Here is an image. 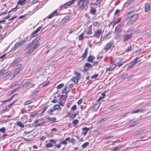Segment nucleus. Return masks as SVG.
Returning <instances> with one entry per match:
<instances>
[{
  "instance_id": "obj_5",
  "label": "nucleus",
  "mask_w": 151,
  "mask_h": 151,
  "mask_svg": "<svg viewBox=\"0 0 151 151\" xmlns=\"http://www.w3.org/2000/svg\"><path fill=\"white\" fill-rule=\"evenodd\" d=\"M103 31L101 29H97L94 32L93 37L96 39H99L102 35Z\"/></svg>"
},
{
  "instance_id": "obj_13",
  "label": "nucleus",
  "mask_w": 151,
  "mask_h": 151,
  "mask_svg": "<svg viewBox=\"0 0 151 151\" xmlns=\"http://www.w3.org/2000/svg\"><path fill=\"white\" fill-rule=\"evenodd\" d=\"M22 70V69H21L20 68H19L16 69L13 73V75L12 76V78H14L16 75L19 73Z\"/></svg>"
},
{
  "instance_id": "obj_22",
  "label": "nucleus",
  "mask_w": 151,
  "mask_h": 151,
  "mask_svg": "<svg viewBox=\"0 0 151 151\" xmlns=\"http://www.w3.org/2000/svg\"><path fill=\"white\" fill-rule=\"evenodd\" d=\"M26 1L27 0H19L17 2V4H18L23 5L24 4Z\"/></svg>"
},
{
  "instance_id": "obj_63",
  "label": "nucleus",
  "mask_w": 151,
  "mask_h": 151,
  "mask_svg": "<svg viewBox=\"0 0 151 151\" xmlns=\"http://www.w3.org/2000/svg\"><path fill=\"white\" fill-rule=\"evenodd\" d=\"M58 61L57 60L55 61H52L51 62V64L52 65H55L57 63Z\"/></svg>"
},
{
  "instance_id": "obj_9",
  "label": "nucleus",
  "mask_w": 151,
  "mask_h": 151,
  "mask_svg": "<svg viewBox=\"0 0 151 151\" xmlns=\"http://www.w3.org/2000/svg\"><path fill=\"white\" fill-rule=\"evenodd\" d=\"M123 29V25L122 24H119L115 29L114 33L118 34L120 33Z\"/></svg>"
},
{
  "instance_id": "obj_56",
  "label": "nucleus",
  "mask_w": 151,
  "mask_h": 151,
  "mask_svg": "<svg viewBox=\"0 0 151 151\" xmlns=\"http://www.w3.org/2000/svg\"><path fill=\"white\" fill-rule=\"evenodd\" d=\"M25 119V120H26L24 122V123H26V122H27V118L26 116H23V117H22V119Z\"/></svg>"
},
{
  "instance_id": "obj_29",
  "label": "nucleus",
  "mask_w": 151,
  "mask_h": 151,
  "mask_svg": "<svg viewBox=\"0 0 151 151\" xmlns=\"http://www.w3.org/2000/svg\"><path fill=\"white\" fill-rule=\"evenodd\" d=\"M121 145H119L117 147H115L112 150V151H117V150H119L121 148Z\"/></svg>"
},
{
  "instance_id": "obj_53",
  "label": "nucleus",
  "mask_w": 151,
  "mask_h": 151,
  "mask_svg": "<svg viewBox=\"0 0 151 151\" xmlns=\"http://www.w3.org/2000/svg\"><path fill=\"white\" fill-rule=\"evenodd\" d=\"M78 123V121L77 120H75L73 121V124L75 125H76Z\"/></svg>"
},
{
  "instance_id": "obj_64",
  "label": "nucleus",
  "mask_w": 151,
  "mask_h": 151,
  "mask_svg": "<svg viewBox=\"0 0 151 151\" xmlns=\"http://www.w3.org/2000/svg\"><path fill=\"white\" fill-rule=\"evenodd\" d=\"M82 99H80L78 102V105H80L82 103Z\"/></svg>"
},
{
  "instance_id": "obj_18",
  "label": "nucleus",
  "mask_w": 151,
  "mask_h": 151,
  "mask_svg": "<svg viewBox=\"0 0 151 151\" xmlns=\"http://www.w3.org/2000/svg\"><path fill=\"white\" fill-rule=\"evenodd\" d=\"M145 11L146 12H148L150 10V6L148 4H146L145 7Z\"/></svg>"
},
{
  "instance_id": "obj_54",
  "label": "nucleus",
  "mask_w": 151,
  "mask_h": 151,
  "mask_svg": "<svg viewBox=\"0 0 151 151\" xmlns=\"http://www.w3.org/2000/svg\"><path fill=\"white\" fill-rule=\"evenodd\" d=\"M98 76V74H96L91 77L92 78L95 79Z\"/></svg>"
},
{
  "instance_id": "obj_2",
  "label": "nucleus",
  "mask_w": 151,
  "mask_h": 151,
  "mask_svg": "<svg viewBox=\"0 0 151 151\" xmlns=\"http://www.w3.org/2000/svg\"><path fill=\"white\" fill-rule=\"evenodd\" d=\"M40 39V37H36L34 40L32 41L31 42L29 43L27 47V49H29L33 46V45H34L33 46L35 48H37L40 45V43L38 42V41Z\"/></svg>"
},
{
  "instance_id": "obj_40",
  "label": "nucleus",
  "mask_w": 151,
  "mask_h": 151,
  "mask_svg": "<svg viewBox=\"0 0 151 151\" xmlns=\"http://www.w3.org/2000/svg\"><path fill=\"white\" fill-rule=\"evenodd\" d=\"M132 46L131 45H130L128 47L126 50V52H127L130 51L132 50Z\"/></svg>"
},
{
  "instance_id": "obj_48",
  "label": "nucleus",
  "mask_w": 151,
  "mask_h": 151,
  "mask_svg": "<svg viewBox=\"0 0 151 151\" xmlns=\"http://www.w3.org/2000/svg\"><path fill=\"white\" fill-rule=\"evenodd\" d=\"M38 113H35V114H31L30 116L31 117H32L33 118L35 117V116H37L38 115Z\"/></svg>"
},
{
  "instance_id": "obj_11",
  "label": "nucleus",
  "mask_w": 151,
  "mask_h": 151,
  "mask_svg": "<svg viewBox=\"0 0 151 151\" xmlns=\"http://www.w3.org/2000/svg\"><path fill=\"white\" fill-rule=\"evenodd\" d=\"M93 33L92 25H90L88 27V30L86 31V34L88 35H91Z\"/></svg>"
},
{
  "instance_id": "obj_57",
  "label": "nucleus",
  "mask_w": 151,
  "mask_h": 151,
  "mask_svg": "<svg viewBox=\"0 0 151 151\" xmlns=\"http://www.w3.org/2000/svg\"><path fill=\"white\" fill-rule=\"evenodd\" d=\"M6 54H4L2 55L0 57V59H3L6 56Z\"/></svg>"
},
{
  "instance_id": "obj_30",
  "label": "nucleus",
  "mask_w": 151,
  "mask_h": 151,
  "mask_svg": "<svg viewBox=\"0 0 151 151\" xmlns=\"http://www.w3.org/2000/svg\"><path fill=\"white\" fill-rule=\"evenodd\" d=\"M100 24L98 22H95L93 23V25L94 27H99Z\"/></svg>"
},
{
  "instance_id": "obj_10",
  "label": "nucleus",
  "mask_w": 151,
  "mask_h": 151,
  "mask_svg": "<svg viewBox=\"0 0 151 151\" xmlns=\"http://www.w3.org/2000/svg\"><path fill=\"white\" fill-rule=\"evenodd\" d=\"M139 58L138 57H137L136 58H135V59L133 60L130 63L131 65L130 66L134 65H135L137 64L138 63L141 61V59H140L138 60Z\"/></svg>"
},
{
  "instance_id": "obj_12",
  "label": "nucleus",
  "mask_w": 151,
  "mask_h": 151,
  "mask_svg": "<svg viewBox=\"0 0 151 151\" xmlns=\"http://www.w3.org/2000/svg\"><path fill=\"white\" fill-rule=\"evenodd\" d=\"M88 49L87 47L85 49L84 53L82 55L81 58L83 59H84L86 58L87 57V54L88 53Z\"/></svg>"
},
{
  "instance_id": "obj_14",
  "label": "nucleus",
  "mask_w": 151,
  "mask_h": 151,
  "mask_svg": "<svg viewBox=\"0 0 151 151\" xmlns=\"http://www.w3.org/2000/svg\"><path fill=\"white\" fill-rule=\"evenodd\" d=\"M71 139L70 137H68L66 138L65 140L61 141L60 144H61L66 145L67 143V141H70Z\"/></svg>"
},
{
  "instance_id": "obj_41",
  "label": "nucleus",
  "mask_w": 151,
  "mask_h": 151,
  "mask_svg": "<svg viewBox=\"0 0 151 151\" xmlns=\"http://www.w3.org/2000/svg\"><path fill=\"white\" fill-rule=\"evenodd\" d=\"M133 1V0H128L126 2L125 4L129 5Z\"/></svg>"
},
{
  "instance_id": "obj_34",
  "label": "nucleus",
  "mask_w": 151,
  "mask_h": 151,
  "mask_svg": "<svg viewBox=\"0 0 151 151\" xmlns=\"http://www.w3.org/2000/svg\"><path fill=\"white\" fill-rule=\"evenodd\" d=\"M138 123V122H137V121H135V122H134L131 124H130L129 126L130 127H134Z\"/></svg>"
},
{
  "instance_id": "obj_15",
  "label": "nucleus",
  "mask_w": 151,
  "mask_h": 151,
  "mask_svg": "<svg viewBox=\"0 0 151 151\" xmlns=\"http://www.w3.org/2000/svg\"><path fill=\"white\" fill-rule=\"evenodd\" d=\"M95 58L94 56H92L91 55L89 56L87 59V61L90 62L92 63L93 61Z\"/></svg>"
},
{
  "instance_id": "obj_43",
  "label": "nucleus",
  "mask_w": 151,
  "mask_h": 151,
  "mask_svg": "<svg viewBox=\"0 0 151 151\" xmlns=\"http://www.w3.org/2000/svg\"><path fill=\"white\" fill-rule=\"evenodd\" d=\"M55 110H56L54 108V109H51L50 110L49 113L50 114H52V112H54Z\"/></svg>"
},
{
  "instance_id": "obj_28",
  "label": "nucleus",
  "mask_w": 151,
  "mask_h": 151,
  "mask_svg": "<svg viewBox=\"0 0 151 151\" xmlns=\"http://www.w3.org/2000/svg\"><path fill=\"white\" fill-rule=\"evenodd\" d=\"M35 48L33 47L31 49H30L28 51L26 52V54L28 55H29L35 49Z\"/></svg>"
},
{
  "instance_id": "obj_16",
  "label": "nucleus",
  "mask_w": 151,
  "mask_h": 151,
  "mask_svg": "<svg viewBox=\"0 0 151 151\" xmlns=\"http://www.w3.org/2000/svg\"><path fill=\"white\" fill-rule=\"evenodd\" d=\"M21 58L19 57L17 59L14 60L12 63V65H14L18 63L21 60Z\"/></svg>"
},
{
  "instance_id": "obj_20",
  "label": "nucleus",
  "mask_w": 151,
  "mask_h": 151,
  "mask_svg": "<svg viewBox=\"0 0 151 151\" xmlns=\"http://www.w3.org/2000/svg\"><path fill=\"white\" fill-rule=\"evenodd\" d=\"M96 9L95 8L91 7L90 10V13L93 15H95L96 14Z\"/></svg>"
},
{
  "instance_id": "obj_52",
  "label": "nucleus",
  "mask_w": 151,
  "mask_h": 151,
  "mask_svg": "<svg viewBox=\"0 0 151 151\" xmlns=\"http://www.w3.org/2000/svg\"><path fill=\"white\" fill-rule=\"evenodd\" d=\"M65 101H64V102L60 101L58 103L62 106H64Z\"/></svg>"
},
{
  "instance_id": "obj_49",
  "label": "nucleus",
  "mask_w": 151,
  "mask_h": 151,
  "mask_svg": "<svg viewBox=\"0 0 151 151\" xmlns=\"http://www.w3.org/2000/svg\"><path fill=\"white\" fill-rule=\"evenodd\" d=\"M77 108V107L76 105H73L71 108V110L73 111L75 110Z\"/></svg>"
},
{
  "instance_id": "obj_24",
  "label": "nucleus",
  "mask_w": 151,
  "mask_h": 151,
  "mask_svg": "<svg viewBox=\"0 0 151 151\" xmlns=\"http://www.w3.org/2000/svg\"><path fill=\"white\" fill-rule=\"evenodd\" d=\"M74 73L76 75V77L78 78V79H80L81 78V74L80 73H79L76 71H75Z\"/></svg>"
},
{
  "instance_id": "obj_21",
  "label": "nucleus",
  "mask_w": 151,
  "mask_h": 151,
  "mask_svg": "<svg viewBox=\"0 0 151 151\" xmlns=\"http://www.w3.org/2000/svg\"><path fill=\"white\" fill-rule=\"evenodd\" d=\"M99 106V104H96L93 106L91 107V109L93 111H94L98 108Z\"/></svg>"
},
{
  "instance_id": "obj_39",
  "label": "nucleus",
  "mask_w": 151,
  "mask_h": 151,
  "mask_svg": "<svg viewBox=\"0 0 151 151\" xmlns=\"http://www.w3.org/2000/svg\"><path fill=\"white\" fill-rule=\"evenodd\" d=\"M46 146L47 147H53V146L52 145V143L51 142H49L46 144Z\"/></svg>"
},
{
  "instance_id": "obj_31",
  "label": "nucleus",
  "mask_w": 151,
  "mask_h": 151,
  "mask_svg": "<svg viewBox=\"0 0 151 151\" xmlns=\"http://www.w3.org/2000/svg\"><path fill=\"white\" fill-rule=\"evenodd\" d=\"M89 144V142H86L84 143L82 145V147L83 148H85L87 146H88Z\"/></svg>"
},
{
  "instance_id": "obj_47",
  "label": "nucleus",
  "mask_w": 151,
  "mask_h": 151,
  "mask_svg": "<svg viewBox=\"0 0 151 151\" xmlns=\"http://www.w3.org/2000/svg\"><path fill=\"white\" fill-rule=\"evenodd\" d=\"M145 109H138L139 113H142L144 112Z\"/></svg>"
},
{
  "instance_id": "obj_38",
  "label": "nucleus",
  "mask_w": 151,
  "mask_h": 151,
  "mask_svg": "<svg viewBox=\"0 0 151 151\" xmlns=\"http://www.w3.org/2000/svg\"><path fill=\"white\" fill-rule=\"evenodd\" d=\"M53 108L56 110L57 109H60V106L59 105L56 104L54 106Z\"/></svg>"
},
{
  "instance_id": "obj_60",
  "label": "nucleus",
  "mask_w": 151,
  "mask_h": 151,
  "mask_svg": "<svg viewBox=\"0 0 151 151\" xmlns=\"http://www.w3.org/2000/svg\"><path fill=\"white\" fill-rule=\"evenodd\" d=\"M17 17V16H14L12 17V18L10 19L9 20V21H10V20H13L15 18H16Z\"/></svg>"
},
{
  "instance_id": "obj_37",
  "label": "nucleus",
  "mask_w": 151,
  "mask_h": 151,
  "mask_svg": "<svg viewBox=\"0 0 151 151\" xmlns=\"http://www.w3.org/2000/svg\"><path fill=\"white\" fill-rule=\"evenodd\" d=\"M32 103V102L30 100H28L25 101L24 104V105H29Z\"/></svg>"
},
{
  "instance_id": "obj_19",
  "label": "nucleus",
  "mask_w": 151,
  "mask_h": 151,
  "mask_svg": "<svg viewBox=\"0 0 151 151\" xmlns=\"http://www.w3.org/2000/svg\"><path fill=\"white\" fill-rule=\"evenodd\" d=\"M82 129L84 131V135H86L88 131L89 130V128L86 127H84L82 128Z\"/></svg>"
},
{
  "instance_id": "obj_42",
  "label": "nucleus",
  "mask_w": 151,
  "mask_h": 151,
  "mask_svg": "<svg viewBox=\"0 0 151 151\" xmlns=\"http://www.w3.org/2000/svg\"><path fill=\"white\" fill-rule=\"evenodd\" d=\"M64 86V84L63 83L60 84L58 85L57 88L58 89H60Z\"/></svg>"
},
{
  "instance_id": "obj_23",
  "label": "nucleus",
  "mask_w": 151,
  "mask_h": 151,
  "mask_svg": "<svg viewBox=\"0 0 151 151\" xmlns=\"http://www.w3.org/2000/svg\"><path fill=\"white\" fill-rule=\"evenodd\" d=\"M57 13V11L56 10L54 11L52 13L47 17L49 19L52 18L54 16L55 14Z\"/></svg>"
},
{
  "instance_id": "obj_35",
  "label": "nucleus",
  "mask_w": 151,
  "mask_h": 151,
  "mask_svg": "<svg viewBox=\"0 0 151 151\" xmlns=\"http://www.w3.org/2000/svg\"><path fill=\"white\" fill-rule=\"evenodd\" d=\"M47 120L49 121H55L56 120V119L55 117L54 118H47Z\"/></svg>"
},
{
  "instance_id": "obj_25",
  "label": "nucleus",
  "mask_w": 151,
  "mask_h": 151,
  "mask_svg": "<svg viewBox=\"0 0 151 151\" xmlns=\"http://www.w3.org/2000/svg\"><path fill=\"white\" fill-rule=\"evenodd\" d=\"M79 79H78V78L76 77H74L72 78L71 80L74 82L75 83L77 84L78 83V80Z\"/></svg>"
},
{
  "instance_id": "obj_59",
  "label": "nucleus",
  "mask_w": 151,
  "mask_h": 151,
  "mask_svg": "<svg viewBox=\"0 0 151 151\" xmlns=\"http://www.w3.org/2000/svg\"><path fill=\"white\" fill-rule=\"evenodd\" d=\"M17 82H14L11 85V88H12V87H13L14 86H16L17 84Z\"/></svg>"
},
{
  "instance_id": "obj_46",
  "label": "nucleus",
  "mask_w": 151,
  "mask_h": 151,
  "mask_svg": "<svg viewBox=\"0 0 151 151\" xmlns=\"http://www.w3.org/2000/svg\"><path fill=\"white\" fill-rule=\"evenodd\" d=\"M105 121V120L104 119H102L99 120L98 122V123L99 124H100V123H102L104 122Z\"/></svg>"
},
{
  "instance_id": "obj_36",
  "label": "nucleus",
  "mask_w": 151,
  "mask_h": 151,
  "mask_svg": "<svg viewBox=\"0 0 151 151\" xmlns=\"http://www.w3.org/2000/svg\"><path fill=\"white\" fill-rule=\"evenodd\" d=\"M84 34L81 33L79 36V40H81L84 37Z\"/></svg>"
},
{
  "instance_id": "obj_27",
  "label": "nucleus",
  "mask_w": 151,
  "mask_h": 151,
  "mask_svg": "<svg viewBox=\"0 0 151 151\" xmlns=\"http://www.w3.org/2000/svg\"><path fill=\"white\" fill-rule=\"evenodd\" d=\"M17 125L21 127L24 128V124H22L21 122H18L17 123Z\"/></svg>"
},
{
  "instance_id": "obj_62",
  "label": "nucleus",
  "mask_w": 151,
  "mask_h": 151,
  "mask_svg": "<svg viewBox=\"0 0 151 151\" xmlns=\"http://www.w3.org/2000/svg\"><path fill=\"white\" fill-rule=\"evenodd\" d=\"M11 15L10 14H9L7 16L5 17L4 18V19H9L11 17Z\"/></svg>"
},
{
  "instance_id": "obj_44",
  "label": "nucleus",
  "mask_w": 151,
  "mask_h": 151,
  "mask_svg": "<svg viewBox=\"0 0 151 151\" xmlns=\"http://www.w3.org/2000/svg\"><path fill=\"white\" fill-rule=\"evenodd\" d=\"M45 123V122H42V123H39L37 124H36L35 125V127H38V126H41L42 125V124L43 123Z\"/></svg>"
},
{
  "instance_id": "obj_6",
  "label": "nucleus",
  "mask_w": 151,
  "mask_h": 151,
  "mask_svg": "<svg viewBox=\"0 0 151 151\" xmlns=\"http://www.w3.org/2000/svg\"><path fill=\"white\" fill-rule=\"evenodd\" d=\"M127 33H128V34H125L124 36V42H125L131 39L132 37V32L131 30L127 31Z\"/></svg>"
},
{
  "instance_id": "obj_45",
  "label": "nucleus",
  "mask_w": 151,
  "mask_h": 151,
  "mask_svg": "<svg viewBox=\"0 0 151 151\" xmlns=\"http://www.w3.org/2000/svg\"><path fill=\"white\" fill-rule=\"evenodd\" d=\"M20 88V87H18L15 89H14V90H13L12 91V93H13L14 92H15L17 90H18Z\"/></svg>"
},
{
  "instance_id": "obj_61",
  "label": "nucleus",
  "mask_w": 151,
  "mask_h": 151,
  "mask_svg": "<svg viewBox=\"0 0 151 151\" xmlns=\"http://www.w3.org/2000/svg\"><path fill=\"white\" fill-rule=\"evenodd\" d=\"M11 72L10 71H8L7 72H6L5 73V75L6 76H7L9 75L11 73Z\"/></svg>"
},
{
  "instance_id": "obj_26",
  "label": "nucleus",
  "mask_w": 151,
  "mask_h": 151,
  "mask_svg": "<svg viewBox=\"0 0 151 151\" xmlns=\"http://www.w3.org/2000/svg\"><path fill=\"white\" fill-rule=\"evenodd\" d=\"M121 18H119L117 20H115L113 22V25L114 26L116 24H117L119 23L121 21Z\"/></svg>"
},
{
  "instance_id": "obj_17",
  "label": "nucleus",
  "mask_w": 151,
  "mask_h": 151,
  "mask_svg": "<svg viewBox=\"0 0 151 151\" xmlns=\"http://www.w3.org/2000/svg\"><path fill=\"white\" fill-rule=\"evenodd\" d=\"M103 1V0H97L95 2L92 3H91V4L93 6H97L99 5L100 3Z\"/></svg>"
},
{
  "instance_id": "obj_8",
  "label": "nucleus",
  "mask_w": 151,
  "mask_h": 151,
  "mask_svg": "<svg viewBox=\"0 0 151 151\" xmlns=\"http://www.w3.org/2000/svg\"><path fill=\"white\" fill-rule=\"evenodd\" d=\"M42 28V27L40 26L37 28L35 30L33 31L32 33L30 35V38H32L33 37L36 36V34Z\"/></svg>"
},
{
  "instance_id": "obj_33",
  "label": "nucleus",
  "mask_w": 151,
  "mask_h": 151,
  "mask_svg": "<svg viewBox=\"0 0 151 151\" xmlns=\"http://www.w3.org/2000/svg\"><path fill=\"white\" fill-rule=\"evenodd\" d=\"M114 69V67H112V68L111 67H109L106 68L107 71H112Z\"/></svg>"
},
{
  "instance_id": "obj_58",
  "label": "nucleus",
  "mask_w": 151,
  "mask_h": 151,
  "mask_svg": "<svg viewBox=\"0 0 151 151\" xmlns=\"http://www.w3.org/2000/svg\"><path fill=\"white\" fill-rule=\"evenodd\" d=\"M5 131V127H3L0 129V131L2 132H4Z\"/></svg>"
},
{
  "instance_id": "obj_51",
  "label": "nucleus",
  "mask_w": 151,
  "mask_h": 151,
  "mask_svg": "<svg viewBox=\"0 0 151 151\" xmlns=\"http://www.w3.org/2000/svg\"><path fill=\"white\" fill-rule=\"evenodd\" d=\"M120 12V10L119 9H117L116 10L114 13V15H116L118 14L119 12Z\"/></svg>"
},
{
  "instance_id": "obj_32",
  "label": "nucleus",
  "mask_w": 151,
  "mask_h": 151,
  "mask_svg": "<svg viewBox=\"0 0 151 151\" xmlns=\"http://www.w3.org/2000/svg\"><path fill=\"white\" fill-rule=\"evenodd\" d=\"M30 83V82H26L22 86V87L26 88L29 86Z\"/></svg>"
},
{
  "instance_id": "obj_3",
  "label": "nucleus",
  "mask_w": 151,
  "mask_h": 151,
  "mask_svg": "<svg viewBox=\"0 0 151 151\" xmlns=\"http://www.w3.org/2000/svg\"><path fill=\"white\" fill-rule=\"evenodd\" d=\"M89 0H78L77 6H78V10H82L87 6Z\"/></svg>"
},
{
  "instance_id": "obj_55",
  "label": "nucleus",
  "mask_w": 151,
  "mask_h": 151,
  "mask_svg": "<svg viewBox=\"0 0 151 151\" xmlns=\"http://www.w3.org/2000/svg\"><path fill=\"white\" fill-rule=\"evenodd\" d=\"M111 32H109L105 36H104V37H107L108 36H109V35H111Z\"/></svg>"
},
{
  "instance_id": "obj_4",
  "label": "nucleus",
  "mask_w": 151,
  "mask_h": 151,
  "mask_svg": "<svg viewBox=\"0 0 151 151\" xmlns=\"http://www.w3.org/2000/svg\"><path fill=\"white\" fill-rule=\"evenodd\" d=\"M122 62L121 59L118 58L115 59L111 63L112 65H114L116 66H121L123 65L124 62Z\"/></svg>"
},
{
  "instance_id": "obj_1",
  "label": "nucleus",
  "mask_w": 151,
  "mask_h": 151,
  "mask_svg": "<svg viewBox=\"0 0 151 151\" xmlns=\"http://www.w3.org/2000/svg\"><path fill=\"white\" fill-rule=\"evenodd\" d=\"M131 8H133V9L127 14V16L131 22H133L136 21L137 19L139 16V14L137 13L132 14L135 12V8L131 7Z\"/></svg>"
},
{
  "instance_id": "obj_7",
  "label": "nucleus",
  "mask_w": 151,
  "mask_h": 151,
  "mask_svg": "<svg viewBox=\"0 0 151 151\" xmlns=\"http://www.w3.org/2000/svg\"><path fill=\"white\" fill-rule=\"evenodd\" d=\"M114 44V40H111L109 42L106 43L104 48V50H105V52H107Z\"/></svg>"
},
{
  "instance_id": "obj_50",
  "label": "nucleus",
  "mask_w": 151,
  "mask_h": 151,
  "mask_svg": "<svg viewBox=\"0 0 151 151\" xmlns=\"http://www.w3.org/2000/svg\"><path fill=\"white\" fill-rule=\"evenodd\" d=\"M25 42V41L24 40L23 41H22L21 42H19L18 43L19 45H22Z\"/></svg>"
}]
</instances>
